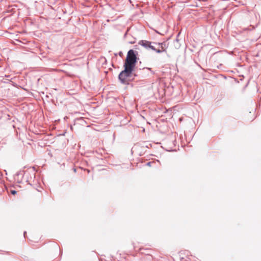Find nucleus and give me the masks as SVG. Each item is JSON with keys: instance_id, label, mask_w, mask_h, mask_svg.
Listing matches in <instances>:
<instances>
[{"instance_id": "nucleus-1", "label": "nucleus", "mask_w": 261, "mask_h": 261, "mask_svg": "<svg viewBox=\"0 0 261 261\" xmlns=\"http://www.w3.org/2000/svg\"><path fill=\"white\" fill-rule=\"evenodd\" d=\"M132 72L124 69L119 75V78L123 84H128L129 77L130 76Z\"/></svg>"}, {"instance_id": "nucleus-2", "label": "nucleus", "mask_w": 261, "mask_h": 261, "mask_svg": "<svg viewBox=\"0 0 261 261\" xmlns=\"http://www.w3.org/2000/svg\"><path fill=\"white\" fill-rule=\"evenodd\" d=\"M125 61L134 62H137L136 55L133 49H130L128 51Z\"/></svg>"}, {"instance_id": "nucleus-3", "label": "nucleus", "mask_w": 261, "mask_h": 261, "mask_svg": "<svg viewBox=\"0 0 261 261\" xmlns=\"http://www.w3.org/2000/svg\"><path fill=\"white\" fill-rule=\"evenodd\" d=\"M136 63V62L125 61L124 63V69L132 72L135 67Z\"/></svg>"}, {"instance_id": "nucleus-4", "label": "nucleus", "mask_w": 261, "mask_h": 261, "mask_svg": "<svg viewBox=\"0 0 261 261\" xmlns=\"http://www.w3.org/2000/svg\"><path fill=\"white\" fill-rule=\"evenodd\" d=\"M139 44L146 48H149L152 50H155V48L153 46L151 45V43L149 41H146V40H143V41H140Z\"/></svg>"}, {"instance_id": "nucleus-5", "label": "nucleus", "mask_w": 261, "mask_h": 261, "mask_svg": "<svg viewBox=\"0 0 261 261\" xmlns=\"http://www.w3.org/2000/svg\"><path fill=\"white\" fill-rule=\"evenodd\" d=\"M158 45L160 46L158 49L155 48V51L158 53L166 51L167 48L166 43L164 42L161 43H159Z\"/></svg>"}, {"instance_id": "nucleus-6", "label": "nucleus", "mask_w": 261, "mask_h": 261, "mask_svg": "<svg viewBox=\"0 0 261 261\" xmlns=\"http://www.w3.org/2000/svg\"><path fill=\"white\" fill-rule=\"evenodd\" d=\"M153 163V162H149L148 163H146V165L147 166H149V167H151V165Z\"/></svg>"}, {"instance_id": "nucleus-7", "label": "nucleus", "mask_w": 261, "mask_h": 261, "mask_svg": "<svg viewBox=\"0 0 261 261\" xmlns=\"http://www.w3.org/2000/svg\"><path fill=\"white\" fill-rule=\"evenodd\" d=\"M11 193L12 194L15 195V194H16L17 192L16 191H15V190H12L11 191Z\"/></svg>"}, {"instance_id": "nucleus-8", "label": "nucleus", "mask_w": 261, "mask_h": 261, "mask_svg": "<svg viewBox=\"0 0 261 261\" xmlns=\"http://www.w3.org/2000/svg\"><path fill=\"white\" fill-rule=\"evenodd\" d=\"M24 234V237H25V235L26 234V231L24 232V234Z\"/></svg>"}, {"instance_id": "nucleus-9", "label": "nucleus", "mask_w": 261, "mask_h": 261, "mask_svg": "<svg viewBox=\"0 0 261 261\" xmlns=\"http://www.w3.org/2000/svg\"><path fill=\"white\" fill-rule=\"evenodd\" d=\"M142 118H144V117L142 115H140Z\"/></svg>"}, {"instance_id": "nucleus-10", "label": "nucleus", "mask_w": 261, "mask_h": 261, "mask_svg": "<svg viewBox=\"0 0 261 261\" xmlns=\"http://www.w3.org/2000/svg\"><path fill=\"white\" fill-rule=\"evenodd\" d=\"M181 120H182V119H181V118H179V120H180V121H181Z\"/></svg>"}]
</instances>
